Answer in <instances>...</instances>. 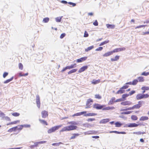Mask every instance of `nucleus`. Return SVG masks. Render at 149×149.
<instances>
[{
	"instance_id": "f257e3e1",
	"label": "nucleus",
	"mask_w": 149,
	"mask_h": 149,
	"mask_svg": "<svg viewBox=\"0 0 149 149\" xmlns=\"http://www.w3.org/2000/svg\"><path fill=\"white\" fill-rule=\"evenodd\" d=\"M149 96V95L147 94H142L141 93H139L137 94L136 96V98L137 100H139L142 99L143 98H146L148 97Z\"/></svg>"
},
{
	"instance_id": "f03ea898",
	"label": "nucleus",
	"mask_w": 149,
	"mask_h": 149,
	"mask_svg": "<svg viewBox=\"0 0 149 149\" xmlns=\"http://www.w3.org/2000/svg\"><path fill=\"white\" fill-rule=\"evenodd\" d=\"M62 126V125H60L54 126L49 129L48 130L47 132L49 134L54 132L56 130H58L60 127H61Z\"/></svg>"
},
{
	"instance_id": "7ed1b4c3",
	"label": "nucleus",
	"mask_w": 149,
	"mask_h": 149,
	"mask_svg": "<svg viewBox=\"0 0 149 149\" xmlns=\"http://www.w3.org/2000/svg\"><path fill=\"white\" fill-rule=\"evenodd\" d=\"M93 102V100L91 98L87 99L86 104V107L85 108L87 109L90 108L91 107V106Z\"/></svg>"
},
{
	"instance_id": "20e7f679",
	"label": "nucleus",
	"mask_w": 149,
	"mask_h": 149,
	"mask_svg": "<svg viewBox=\"0 0 149 149\" xmlns=\"http://www.w3.org/2000/svg\"><path fill=\"white\" fill-rule=\"evenodd\" d=\"M145 102L143 101H140L138 102V104L133 106L134 109L139 108L142 106V104H144Z\"/></svg>"
},
{
	"instance_id": "39448f33",
	"label": "nucleus",
	"mask_w": 149,
	"mask_h": 149,
	"mask_svg": "<svg viewBox=\"0 0 149 149\" xmlns=\"http://www.w3.org/2000/svg\"><path fill=\"white\" fill-rule=\"evenodd\" d=\"M139 124H137L134 123H129L125 125L124 126V127H137L139 125Z\"/></svg>"
},
{
	"instance_id": "423d86ee",
	"label": "nucleus",
	"mask_w": 149,
	"mask_h": 149,
	"mask_svg": "<svg viewBox=\"0 0 149 149\" xmlns=\"http://www.w3.org/2000/svg\"><path fill=\"white\" fill-rule=\"evenodd\" d=\"M104 106V105H102L100 104H93V107L94 108H95L99 110L102 109Z\"/></svg>"
},
{
	"instance_id": "0eeeda50",
	"label": "nucleus",
	"mask_w": 149,
	"mask_h": 149,
	"mask_svg": "<svg viewBox=\"0 0 149 149\" xmlns=\"http://www.w3.org/2000/svg\"><path fill=\"white\" fill-rule=\"evenodd\" d=\"M36 100L37 106L38 108H39L40 107V97L38 95H36Z\"/></svg>"
},
{
	"instance_id": "6e6552de",
	"label": "nucleus",
	"mask_w": 149,
	"mask_h": 149,
	"mask_svg": "<svg viewBox=\"0 0 149 149\" xmlns=\"http://www.w3.org/2000/svg\"><path fill=\"white\" fill-rule=\"evenodd\" d=\"M123 106L130 105L132 104V103L129 101H126L122 102L120 103Z\"/></svg>"
},
{
	"instance_id": "1a4fd4ad",
	"label": "nucleus",
	"mask_w": 149,
	"mask_h": 149,
	"mask_svg": "<svg viewBox=\"0 0 149 149\" xmlns=\"http://www.w3.org/2000/svg\"><path fill=\"white\" fill-rule=\"evenodd\" d=\"M87 58V56H84V57H81L80 58L78 59L76 61L77 63H80L85 61Z\"/></svg>"
},
{
	"instance_id": "9d476101",
	"label": "nucleus",
	"mask_w": 149,
	"mask_h": 149,
	"mask_svg": "<svg viewBox=\"0 0 149 149\" xmlns=\"http://www.w3.org/2000/svg\"><path fill=\"white\" fill-rule=\"evenodd\" d=\"M88 66L87 65H85L83 66L82 67L80 68L78 70V72L79 73H81L83 72L84 71L86 70L87 69Z\"/></svg>"
},
{
	"instance_id": "9b49d317",
	"label": "nucleus",
	"mask_w": 149,
	"mask_h": 149,
	"mask_svg": "<svg viewBox=\"0 0 149 149\" xmlns=\"http://www.w3.org/2000/svg\"><path fill=\"white\" fill-rule=\"evenodd\" d=\"M68 131L70 130H72L76 129L77 128V126L75 125H70L68 126Z\"/></svg>"
},
{
	"instance_id": "f8f14e48",
	"label": "nucleus",
	"mask_w": 149,
	"mask_h": 149,
	"mask_svg": "<svg viewBox=\"0 0 149 149\" xmlns=\"http://www.w3.org/2000/svg\"><path fill=\"white\" fill-rule=\"evenodd\" d=\"M41 114L42 115V117L43 118H46L47 116L48 115V112L46 111H42L41 112Z\"/></svg>"
},
{
	"instance_id": "ddd939ff",
	"label": "nucleus",
	"mask_w": 149,
	"mask_h": 149,
	"mask_svg": "<svg viewBox=\"0 0 149 149\" xmlns=\"http://www.w3.org/2000/svg\"><path fill=\"white\" fill-rule=\"evenodd\" d=\"M86 113V111H84L81 112L77 113L73 115L72 116L74 117L75 116H80L83 114H85Z\"/></svg>"
},
{
	"instance_id": "4468645a",
	"label": "nucleus",
	"mask_w": 149,
	"mask_h": 149,
	"mask_svg": "<svg viewBox=\"0 0 149 149\" xmlns=\"http://www.w3.org/2000/svg\"><path fill=\"white\" fill-rule=\"evenodd\" d=\"M109 121V119H104L100 120V124H105L108 122Z\"/></svg>"
},
{
	"instance_id": "2eb2a0df",
	"label": "nucleus",
	"mask_w": 149,
	"mask_h": 149,
	"mask_svg": "<svg viewBox=\"0 0 149 149\" xmlns=\"http://www.w3.org/2000/svg\"><path fill=\"white\" fill-rule=\"evenodd\" d=\"M84 116H94L97 115V114L94 113H89L87 114H84Z\"/></svg>"
},
{
	"instance_id": "dca6fc26",
	"label": "nucleus",
	"mask_w": 149,
	"mask_h": 149,
	"mask_svg": "<svg viewBox=\"0 0 149 149\" xmlns=\"http://www.w3.org/2000/svg\"><path fill=\"white\" fill-rule=\"evenodd\" d=\"M72 135L73 136L70 137V140L75 139L79 135V134L78 133H74L72 134Z\"/></svg>"
},
{
	"instance_id": "f3484780",
	"label": "nucleus",
	"mask_w": 149,
	"mask_h": 149,
	"mask_svg": "<svg viewBox=\"0 0 149 149\" xmlns=\"http://www.w3.org/2000/svg\"><path fill=\"white\" fill-rule=\"evenodd\" d=\"M115 109L114 107H108L105 108H104L102 109V110H113Z\"/></svg>"
},
{
	"instance_id": "a211bd4d",
	"label": "nucleus",
	"mask_w": 149,
	"mask_h": 149,
	"mask_svg": "<svg viewBox=\"0 0 149 149\" xmlns=\"http://www.w3.org/2000/svg\"><path fill=\"white\" fill-rule=\"evenodd\" d=\"M112 53L111 51L105 53L103 55L104 57H107L112 54Z\"/></svg>"
},
{
	"instance_id": "6ab92c4d",
	"label": "nucleus",
	"mask_w": 149,
	"mask_h": 149,
	"mask_svg": "<svg viewBox=\"0 0 149 149\" xmlns=\"http://www.w3.org/2000/svg\"><path fill=\"white\" fill-rule=\"evenodd\" d=\"M148 119V117L146 116H143L141 117L140 119L139 120L140 121H144L146 120H147Z\"/></svg>"
},
{
	"instance_id": "aec40b11",
	"label": "nucleus",
	"mask_w": 149,
	"mask_h": 149,
	"mask_svg": "<svg viewBox=\"0 0 149 149\" xmlns=\"http://www.w3.org/2000/svg\"><path fill=\"white\" fill-rule=\"evenodd\" d=\"M125 92V90H124L123 89H122L121 88H120V89L116 93V94H122Z\"/></svg>"
},
{
	"instance_id": "412c9836",
	"label": "nucleus",
	"mask_w": 149,
	"mask_h": 149,
	"mask_svg": "<svg viewBox=\"0 0 149 149\" xmlns=\"http://www.w3.org/2000/svg\"><path fill=\"white\" fill-rule=\"evenodd\" d=\"M134 109L133 106H132V107H128L126 109H121L120 111H125L129 110H133Z\"/></svg>"
},
{
	"instance_id": "4be33fe9",
	"label": "nucleus",
	"mask_w": 149,
	"mask_h": 149,
	"mask_svg": "<svg viewBox=\"0 0 149 149\" xmlns=\"http://www.w3.org/2000/svg\"><path fill=\"white\" fill-rule=\"evenodd\" d=\"M106 26L109 29H113L115 27V26L112 24H107Z\"/></svg>"
},
{
	"instance_id": "5701e85b",
	"label": "nucleus",
	"mask_w": 149,
	"mask_h": 149,
	"mask_svg": "<svg viewBox=\"0 0 149 149\" xmlns=\"http://www.w3.org/2000/svg\"><path fill=\"white\" fill-rule=\"evenodd\" d=\"M17 126H16L15 127H12L11 128H10V129H9L8 130V132H11L13 131H15L17 130Z\"/></svg>"
},
{
	"instance_id": "b1692460",
	"label": "nucleus",
	"mask_w": 149,
	"mask_h": 149,
	"mask_svg": "<svg viewBox=\"0 0 149 149\" xmlns=\"http://www.w3.org/2000/svg\"><path fill=\"white\" fill-rule=\"evenodd\" d=\"M94 46L93 45L91 46L88 47L87 48L85 49V51L86 52H88L89 51L91 50L94 48Z\"/></svg>"
},
{
	"instance_id": "393cba45",
	"label": "nucleus",
	"mask_w": 149,
	"mask_h": 149,
	"mask_svg": "<svg viewBox=\"0 0 149 149\" xmlns=\"http://www.w3.org/2000/svg\"><path fill=\"white\" fill-rule=\"evenodd\" d=\"M68 69H70L72 68H74L76 67V64H74L71 65L70 66H67Z\"/></svg>"
},
{
	"instance_id": "a878e982",
	"label": "nucleus",
	"mask_w": 149,
	"mask_h": 149,
	"mask_svg": "<svg viewBox=\"0 0 149 149\" xmlns=\"http://www.w3.org/2000/svg\"><path fill=\"white\" fill-rule=\"evenodd\" d=\"M129 96L128 94H125L122 95V98L124 99V101L126 100V98Z\"/></svg>"
},
{
	"instance_id": "bb28decb",
	"label": "nucleus",
	"mask_w": 149,
	"mask_h": 149,
	"mask_svg": "<svg viewBox=\"0 0 149 149\" xmlns=\"http://www.w3.org/2000/svg\"><path fill=\"white\" fill-rule=\"evenodd\" d=\"M138 81L139 82H143L144 81V79L143 77H139L138 78Z\"/></svg>"
},
{
	"instance_id": "cd10ccee",
	"label": "nucleus",
	"mask_w": 149,
	"mask_h": 149,
	"mask_svg": "<svg viewBox=\"0 0 149 149\" xmlns=\"http://www.w3.org/2000/svg\"><path fill=\"white\" fill-rule=\"evenodd\" d=\"M119 58V56H116L114 58H111V61H115L118 60Z\"/></svg>"
},
{
	"instance_id": "c85d7f7f",
	"label": "nucleus",
	"mask_w": 149,
	"mask_h": 149,
	"mask_svg": "<svg viewBox=\"0 0 149 149\" xmlns=\"http://www.w3.org/2000/svg\"><path fill=\"white\" fill-rule=\"evenodd\" d=\"M13 77H11L10 79L6 80L4 82V84H7L12 81L13 79Z\"/></svg>"
},
{
	"instance_id": "c756f323",
	"label": "nucleus",
	"mask_w": 149,
	"mask_h": 149,
	"mask_svg": "<svg viewBox=\"0 0 149 149\" xmlns=\"http://www.w3.org/2000/svg\"><path fill=\"white\" fill-rule=\"evenodd\" d=\"M63 16L58 17L55 18V20L57 22H60Z\"/></svg>"
},
{
	"instance_id": "7c9ffc66",
	"label": "nucleus",
	"mask_w": 149,
	"mask_h": 149,
	"mask_svg": "<svg viewBox=\"0 0 149 149\" xmlns=\"http://www.w3.org/2000/svg\"><path fill=\"white\" fill-rule=\"evenodd\" d=\"M77 70V69H72L68 72V74H70L72 73L75 72Z\"/></svg>"
},
{
	"instance_id": "2f4dec72",
	"label": "nucleus",
	"mask_w": 149,
	"mask_h": 149,
	"mask_svg": "<svg viewBox=\"0 0 149 149\" xmlns=\"http://www.w3.org/2000/svg\"><path fill=\"white\" fill-rule=\"evenodd\" d=\"M68 126H67L64 127L60 131V132H63L65 131H68Z\"/></svg>"
},
{
	"instance_id": "473e14b6",
	"label": "nucleus",
	"mask_w": 149,
	"mask_h": 149,
	"mask_svg": "<svg viewBox=\"0 0 149 149\" xmlns=\"http://www.w3.org/2000/svg\"><path fill=\"white\" fill-rule=\"evenodd\" d=\"M115 125L116 127H120L122 125V124L120 122H118L115 123Z\"/></svg>"
},
{
	"instance_id": "72a5a7b5",
	"label": "nucleus",
	"mask_w": 149,
	"mask_h": 149,
	"mask_svg": "<svg viewBox=\"0 0 149 149\" xmlns=\"http://www.w3.org/2000/svg\"><path fill=\"white\" fill-rule=\"evenodd\" d=\"M39 120L41 123L44 125H47V122L45 120H41V119H39Z\"/></svg>"
},
{
	"instance_id": "f704fd0d",
	"label": "nucleus",
	"mask_w": 149,
	"mask_h": 149,
	"mask_svg": "<svg viewBox=\"0 0 149 149\" xmlns=\"http://www.w3.org/2000/svg\"><path fill=\"white\" fill-rule=\"evenodd\" d=\"M49 20V18L48 17L44 18L43 20V22L44 23H47Z\"/></svg>"
},
{
	"instance_id": "c9c22d12",
	"label": "nucleus",
	"mask_w": 149,
	"mask_h": 149,
	"mask_svg": "<svg viewBox=\"0 0 149 149\" xmlns=\"http://www.w3.org/2000/svg\"><path fill=\"white\" fill-rule=\"evenodd\" d=\"M138 81L137 79H135L133 80L132 82V85H135L136 84Z\"/></svg>"
},
{
	"instance_id": "e433bc0d",
	"label": "nucleus",
	"mask_w": 149,
	"mask_h": 149,
	"mask_svg": "<svg viewBox=\"0 0 149 149\" xmlns=\"http://www.w3.org/2000/svg\"><path fill=\"white\" fill-rule=\"evenodd\" d=\"M132 119L133 120H137L138 119V117L135 115H132L131 116Z\"/></svg>"
},
{
	"instance_id": "4c0bfd02",
	"label": "nucleus",
	"mask_w": 149,
	"mask_h": 149,
	"mask_svg": "<svg viewBox=\"0 0 149 149\" xmlns=\"http://www.w3.org/2000/svg\"><path fill=\"white\" fill-rule=\"evenodd\" d=\"M132 112V111H127L126 112H124L121 113V114H129L131 113Z\"/></svg>"
},
{
	"instance_id": "58836bf2",
	"label": "nucleus",
	"mask_w": 149,
	"mask_h": 149,
	"mask_svg": "<svg viewBox=\"0 0 149 149\" xmlns=\"http://www.w3.org/2000/svg\"><path fill=\"white\" fill-rule=\"evenodd\" d=\"M109 40H106V41H104L103 42H101L100 45H99L100 46H102L104 44H107V43H108L109 42Z\"/></svg>"
},
{
	"instance_id": "ea45409f",
	"label": "nucleus",
	"mask_w": 149,
	"mask_h": 149,
	"mask_svg": "<svg viewBox=\"0 0 149 149\" xmlns=\"http://www.w3.org/2000/svg\"><path fill=\"white\" fill-rule=\"evenodd\" d=\"M36 142L35 143H34V144L30 146V148L31 149L33 148H36L38 146V145L37 144H36Z\"/></svg>"
},
{
	"instance_id": "a19ab883",
	"label": "nucleus",
	"mask_w": 149,
	"mask_h": 149,
	"mask_svg": "<svg viewBox=\"0 0 149 149\" xmlns=\"http://www.w3.org/2000/svg\"><path fill=\"white\" fill-rule=\"evenodd\" d=\"M141 89L143 90H149V87L148 86H143L141 88Z\"/></svg>"
},
{
	"instance_id": "79ce46f5",
	"label": "nucleus",
	"mask_w": 149,
	"mask_h": 149,
	"mask_svg": "<svg viewBox=\"0 0 149 149\" xmlns=\"http://www.w3.org/2000/svg\"><path fill=\"white\" fill-rule=\"evenodd\" d=\"M19 120H17L16 121H15L13 122H11L9 123H8L7 124V125H10L13 124H15L17 123V122H19Z\"/></svg>"
},
{
	"instance_id": "37998d69",
	"label": "nucleus",
	"mask_w": 149,
	"mask_h": 149,
	"mask_svg": "<svg viewBox=\"0 0 149 149\" xmlns=\"http://www.w3.org/2000/svg\"><path fill=\"white\" fill-rule=\"evenodd\" d=\"M5 116V114L3 113L0 111V117L2 119H3V116Z\"/></svg>"
},
{
	"instance_id": "c03bdc74",
	"label": "nucleus",
	"mask_w": 149,
	"mask_h": 149,
	"mask_svg": "<svg viewBox=\"0 0 149 149\" xmlns=\"http://www.w3.org/2000/svg\"><path fill=\"white\" fill-rule=\"evenodd\" d=\"M63 143L61 142L57 143H54L52 144V145L53 146H58L61 144H63Z\"/></svg>"
},
{
	"instance_id": "a18cd8bd",
	"label": "nucleus",
	"mask_w": 149,
	"mask_h": 149,
	"mask_svg": "<svg viewBox=\"0 0 149 149\" xmlns=\"http://www.w3.org/2000/svg\"><path fill=\"white\" fill-rule=\"evenodd\" d=\"M100 80H93V81L92 82V84H97L99 83L100 82Z\"/></svg>"
},
{
	"instance_id": "49530a36",
	"label": "nucleus",
	"mask_w": 149,
	"mask_h": 149,
	"mask_svg": "<svg viewBox=\"0 0 149 149\" xmlns=\"http://www.w3.org/2000/svg\"><path fill=\"white\" fill-rule=\"evenodd\" d=\"M148 75H149V72H142L141 74V75H143L145 76H147Z\"/></svg>"
},
{
	"instance_id": "de8ad7c7",
	"label": "nucleus",
	"mask_w": 149,
	"mask_h": 149,
	"mask_svg": "<svg viewBox=\"0 0 149 149\" xmlns=\"http://www.w3.org/2000/svg\"><path fill=\"white\" fill-rule=\"evenodd\" d=\"M68 124H72L73 125H77L78 124L77 122L73 121L69 122L68 123Z\"/></svg>"
},
{
	"instance_id": "09e8293b",
	"label": "nucleus",
	"mask_w": 149,
	"mask_h": 149,
	"mask_svg": "<svg viewBox=\"0 0 149 149\" xmlns=\"http://www.w3.org/2000/svg\"><path fill=\"white\" fill-rule=\"evenodd\" d=\"M12 114L13 116L16 117L19 116L20 115L19 113L17 112L13 113H12Z\"/></svg>"
},
{
	"instance_id": "8fccbe9b",
	"label": "nucleus",
	"mask_w": 149,
	"mask_h": 149,
	"mask_svg": "<svg viewBox=\"0 0 149 149\" xmlns=\"http://www.w3.org/2000/svg\"><path fill=\"white\" fill-rule=\"evenodd\" d=\"M95 98L99 99H101L102 98L101 96H100L99 94L95 95Z\"/></svg>"
},
{
	"instance_id": "3c124183",
	"label": "nucleus",
	"mask_w": 149,
	"mask_h": 149,
	"mask_svg": "<svg viewBox=\"0 0 149 149\" xmlns=\"http://www.w3.org/2000/svg\"><path fill=\"white\" fill-rule=\"evenodd\" d=\"M19 68L21 70H22L23 69V65L21 63H19Z\"/></svg>"
},
{
	"instance_id": "603ef678",
	"label": "nucleus",
	"mask_w": 149,
	"mask_h": 149,
	"mask_svg": "<svg viewBox=\"0 0 149 149\" xmlns=\"http://www.w3.org/2000/svg\"><path fill=\"white\" fill-rule=\"evenodd\" d=\"M118 51L119 52L124 51L125 49V47H120L118 48Z\"/></svg>"
},
{
	"instance_id": "864d4df0",
	"label": "nucleus",
	"mask_w": 149,
	"mask_h": 149,
	"mask_svg": "<svg viewBox=\"0 0 149 149\" xmlns=\"http://www.w3.org/2000/svg\"><path fill=\"white\" fill-rule=\"evenodd\" d=\"M68 3L70 5H72L73 7H74L76 6V4L75 3H73L72 2H68Z\"/></svg>"
},
{
	"instance_id": "5fc2aeb1",
	"label": "nucleus",
	"mask_w": 149,
	"mask_h": 149,
	"mask_svg": "<svg viewBox=\"0 0 149 149\" xmlns=\"http://www.w3.org/2000/svg\"><path fill=\"white\" fill-rule=\"evenodd\" d=\"M3 119L4 120H5L8 121L10 120V118L8 116H3Z\"/></svg>"
},
{
	"instance_id": "6e6d98bb",
	"label": "nucleus",
	"mask_w": 149,
	"mask_h": 149,
	"mask_svg": "<svg viewBox=\"0 0 149 149\" xmlns=\"http://www.w3.org/2000/svg\"><path fill=\"white\" fill-rule=\"evenodd\" d=\"M47 142L46 141H39L36 142V144H37L38 145L40 144H42L44 143H46Z\"/></svg>"
},
{
	"instance_id": "4d7b16f0",
	"label": "nucleus",
	"mask_w": 149,
	"mask_h": 149,
	"mask_svg": "<svg viewBox=\"0 0 149 149\" xmlns=\"http://www.w3.org/2000/svg\"><path fill=\"white\" fill-rule=\"evenodd\" d=\"M114 102H116L115 101H113L111 100H110L108 103L109 105H112Z\"/></svg>"
},
{
	"instance_id": "13d9d810",
	"label": "nucleus",
	"mask_w": 149,
	"mask_h": 149,
	"mask_svg": "<svg viewBox=\"0 0 149 149\" xmlns=\"http://www.w3.org/2000/svg\"><path fill=\"white\" fill-rule=\"evenodd\" d=\"M23 127H24L26 128H29L30 127L31 125H30L28 124H25L24 125H22Z\"/></svg>"
},
{
	"instance_id": "bf43d9fd",
	"label": "nucleus",
	"mask_w": 149,
	"mask_h": 149,
	"mask_svg": "<svg viewBox=\"0 0 149 149\" xmlns=\"http://www.w3.org/2000/svg\"><path fill=\"white\" fill-rule=\"evenodd\" d=\"M124 101V99H122V98H121L118 99L116 100L115 101V102H121V101Z\"/></svg>"
},
{
	"instance_id": "052dcab7",
	"label": "nucleus",
	"mask_w": 149,
	"mask_h": 149,
	"mask_svg": "<svg viewBox=\"0 0 149 149\" xmlns=\"http://www.w3.org/2000/svg\"><path fill=\"white\" fill-rule=\"evenodd\" d=\"M93 24L95 26H97L98 25V23L97 21V20H96L93 23Z\"/></svg>"
},
{
	"instance_id": "680f3d73",
	"label": "nucleus",
	"mask_w": 149,
	"mask_h": 149,
	"mask_svg": "<svg viewBox=\"0 0 149 149\" xmlns=\"http://www.w3.org/2000/svg\"><path fill=\"white\" fill-rule=\"evenodd\" d=\"M103 47H100L95 49V51H101L103 49Z\"/></svg>"
},
{
	"instance_id": "e2e57ef3",
	"label": "nucleus",
	"mask_w": 149,
	"mask_h": 149,
	"mask_svg": "<svg viewBox=\"0 0 149 149\" xmlns=\"http://www.w3.org/2000/svg\"><path fill=\"white\" fill-rule=\"evenodd\" d=\"M8 74V73L7 72H5L3 74V77L4 78H5Z\"/></svg>"
},
{
	"instance_id": "0e129e2a",
	"label": "nucleus",
	"mask_w": 149,
	"mask_h": 149,
	"mask_svg": "<svg viewBox=\"0 0 149 149\" xmlns=\"http://www.w3.org/2000/svg\"><path fill=\"white\" fill-rule=\"evenodd\" d=\"M88 36V34L87 32L85 31L84 32V37H87Z\"/></svg>"
},
{
	"instance_id": "69168bd1",
	"label": "nucleus",
	"mask_w": 149,
	"mask_h": 149,
	"mask_svg": "<svg viewBox=\"0 0 149 149\" xmlns=\"http://www.w3.org/2000/svg\"><path fill=\"white\" fill-rule=\"evenodd\" d=\"M111 51L112 52V54L115 52H119L118 51V48L115 49Z\"/></svg>"
},
{
	"instance_id": "338daca9",
	"label": "nucleus",
	"mask_w": 149,
	"mask_h": 149,
	"mask_svg": "<svg viewBox=\"0 0 149 149\" xmlns=\"http://www.w3.org/2000/svg\"><path fill=\"white\" fill-rule=\"evenodd\" d=\"M65 35V33H63L61 34L60 36V38L61 39L63 38Z\"/></svg>"
},
{
	"instance_id": "774afa93",
	"label": "nucleus",
	"mask_w": 149,
	"mask_h": 149,
	"mask_svg": "<svg viewBox=\"0 0 149 149\" xmlns=\"http://www.w3.org/2000/svg\"><path fill=\"white\" fill-rule=\"evenodd\" d=\"M135 91H131L129 93V95H133V94L134 93H135Z\"/></svg>"
}]
</instances>
